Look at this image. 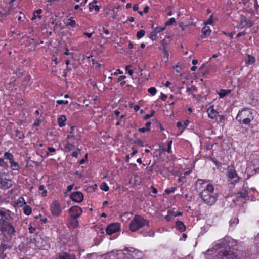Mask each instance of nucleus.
<instances>
[{
    "mask_svg": "<svg viewBox=\"0 0 259 259\" xmlns=\"http://www.w3.org/2000/svg\"><path fill=\"white\" fill-rule=\"evenodd\" d=\"M70 198L74 202L80 203L83 200L84 196L81 192L76 191L71 194Z\"/></svg>",
    "mask_w": 259,
    "mask_h": 259,
    "instance_id": "nucleus-11",
    "label": "nucleus"
},
{
    "mask_svg": "<svg viewBox=\"0 0 259 259\" xmlns=\"http://www.w3.org/2000/svg\"><path fill=\"white\" fill-rule=\"evenodd\" d=\"M11 164V167L13 170H17L19 168V165L18 163L15 162L13 160L10 161Z\"/></svg>",
    "mask_w": 259,
    "mask_h": 259,
    "instance_id": "nucleus-33",
    "label": "nucleus"
},
{
    "mask_svg": "<svg viewBox=\"0 0 259 259\" xmlns=\"http://www.w3.org/2000/svg\"><path fill=\"white\" fill-rule=\"evenodd\" d=\"M236 196L237 198L248 199V191L246 189H244L242 192H239L236 194Z\"/></svg>",
    "mask_w": 259,
    "mask_h": 259,
    "instance_id": "nucleus-16",
    "label": "nucleus"
},
{
    "mask_svg": "<svg viewBox=\"0 0 259 259\" xmlns=\"http://www.w3.org/2000/svg\"><path fill=\"white\" fill-rule=\"evenodd\" d=\"M38 189L43 197H45L47 195V191L45 190V186L44 185H40L39 186Z\"/></svg>",
    "mask_w": 259,
    "mask_h": 259,
    "instance_id": "nucleus-30",
    "label": "nucleus"
},
{
    "mask_svg": "<svg viewBox=\"0 0 259 259\" xmlns=\"http://www.w3.org/2000/svg\"><path fill=\"white\" fill-rule=\"evenodd\" d=\"M24 199L23 197H19V199L17 200V205L21 207L23 206L24 204H25Z\"/></svg>",
    "mask_w": 259,
    "mask_h": 259,
    "instance_id": "nucleus-36",
    "label": "nucleus"
},
{
    "mask_svg": "<svg viewBox=\"0 0 259 259\" xmlns=\"http://www.w3.org/2000/svg\"><path fill=\"white\" fill-rule=\"evenodd\" d=\"M208 117L211 119L215 118L218 115V112L214 109L213 106H210L207 110Z\"/></svg>",
    "mask_w": 259,
    "mask_h": 259,
    "instance_id": "nucleus-15",
    "label": "nucleus"
},
{
    "mask_svg": "<svg viewBox=\"0 0 259 259\" xmlns=\"http://www.w3.org/2000/svg\"><path fill=\"white\" fill-rule=\"evenodd\" d=\"M15 132L16 136L19 139H21L24 138V134L20 130H16Z\"/></svg>",
    "mask_w": 259,
    "mask_h": 259,
    "instance_id": "nucleus-35",
    "label": "nucleus"
},
{
    "mask_svg": "<svg viewBox=\"0 0 259 259\" xmlns=\"http://www.w3.org/2000/svg\"><path fill=\"white\" fill-rule=\"evenodd\" d=\"M134 143L135 144H136L141 146V147H144V145L143 144H144V141L143 140L139 139V140H137L136 141H135L134 142Z\"/></svg>",
    "mask_w": 259,
    "mask_h": 259,
    "instance_id": "nucleus-47",
    "label": "nucleus"
},
{
    "mask_svg": "<svg viewBox=\"0 0 259 259\" xmlns=\"http://www.w3.org/2000/svg\"><path fill=\"white\" fill-rule=\"evenodd\" d=\"M77 219V218H70L69 220V225L73 228H76L79 225Z\"/></svg>",
    "mask_w": 259,
    "mask_h": 259,
    "instance_id": "nucleus-23",
    "label": "nucleus"
},
{
    "mask_svg": "<svg viewBox=\"0 0 259 259\" xmlns=\"http://www.w3.org/2000/svg\"><path fill=\"white\" fill-rule=\"evenodd\" d=\"M172 218V216L169 215H167L165 216L164 219L167 221H170Z\"/></svg>",
    "mask_w": 259,
    "mask_h": 259,
    "instance_id": "nucleus-63",
    "label": "nucleus"
},
{
    "mask_svg": "<svg viewBox=\"0 0 259 259\" xmlns=\"http://www.w3.org/2000/svg\"><path fill=\"white\" fill-rule=\"evenodd\" d=\"M51 210L53 215H59L62 211L60 204L57 201H54L51 205Z\"/></svg>",
    "mask_w": 259,
    "mask_h": 259,
    "instance_id": "nucleus-9",
    "label": "nucleus"
},
{
    "mask_svg": "<svg viewBox=\"0 0 259 259\" xmlns=\"http://www.w3.org/2000/svg\"><path fill=\"white\" fill-rule=\"evenodd\" d=\"M55 259H76V256L73 254L68 253L65 252H60Z\"/></svg>",
    "mask_w": 259,
    "mask_h": 259,
    "instance_id": "nucleus-13",
    "label": "nucleus"
},
{
    "mask_svg": "<svg viewBox=\"0 0 259 259\" xmlns=\"http://www.w3.org/2000/svg\"><path fill=\"white\" fill-rule=\"evenodd\" d=\"M254 117L251 111L248 108H244L239 111L236 120L240 124L247 125L253 119Z\"/></svg>",
    "mask_w": 259,
    "mask_h": 259,
    "instance_id": "nucleus-2",
    "label": "nucleus"
},
{
    "mask_svg": "<svg viewBox=\"0 0 259 259\" xmlns=\"http://www.w3.org/2000/svg\"><path fill=\"white\" fill-rule=\"evenodd\" d=\"M131 67V65H127V66H126L125 69H126V71H127L128 72V74L130 75H132L133 74V71L132 69H130V68Z\"/></svg>",
    "mask_w": 259,
    "mask_h": 259,
    "instance_id": "nucleus-50",
    "label": "nucleus"
},
{
    "mask_svg": "<svg viewBox=\"0 0 259 259\" xmlns=\"http://www.w3.org/2000/svg\"><path fill=\"white\" fill-rule=\"evenodd\" d=\"M237 244L238 242L237 240L233 239L229 237V241H228V247L230 248H232L234 250L237 249Z\"/></svg>",
    "mask_w": 259,
    "mask_h": 259,
    "instance_id": "nucleus-17",
    "label": "nucleus"
},
{
    "mask_svg": "<svg viewBox=\"0 0 259 259\" xmlns=\"http://www.w3.org/2000/svg\"><path fill=\"white\" fill-rule=\"evenodd\" d=\"M247 19L246 17L244 15L240 16V24L241 26V28L245 27V23L247 21Z\"/></svg>",
    "mask_w": 259,
    "mask_h": 259,
    "instance_id": "nucleus-27",
    "label": "nucleus"
},
{
    "mask_svg": "<svg viewBox=\"0 0 259 259\" xmlns=\"http://www.w3.org/2000/svg\"><path fill=\"white\" fill-rule=\"evenodd\" d=\"M228 241H229V236H226L223 239L219 240V242L222 244L224 248H227L228 246Z\"/></svg>",
    "mask_w": 259,
    "mask_h": 259,
    "instance_id": "nucleus-22",
    "label": "nucleus"
},
{
    "mask_svg": "<svg viewBox=\"0 0 259 259\" xmlns=\"http://www.w3.org/2000/svg\"><path fill=\"white\" fill-rule=\"evenodd\" d=\"M8 248V246L5 243V241L3 239L1 243L0 251L1 252H4V251Z\"/></svg>",
    "mask_w": 259,
    "mask_h": 259,
    "instance_id": "nucleus-25",
    "label": "nucleus"
},
{
    "mask_svg": "<svg viewBox=\"0 0 259 259\" xmlns=\"http://www.w3.org/2000/svg\"><path fill=\"white\" fill-rule=\"evenodd\" d=\"M255 61V58L254 57L250 55H248V59L246 60V63L248 64H253Z\"/></svg>",
    "mask_w": 259,
    "mask_h": 259,
    "instance_id": "nucleus-32",
    "label": "nucleus"
},
{
    "mask_svg": "<svg viewBox=\"0 0 259 259\" xmlns=\"http://www.w3.org/2000/svg\"><path fill=\"white\" fill-rule=\"evenodd\" d=\"M172 143V140H170L167 142V149L166 151L168 153H170L171 152V148Z\"/></svg>",
    "mask_w": 259,
    "mask_h": 259,
    "instance_id": "nucleus-45",
    "label": "nucleus"
},
{
    "mask_svg": "<svg viewBox=\"0 0 259 259\" xmlns=\"http://www.w3.org/2000/svg\"><path fill=\"white\" fill-rule=\"evenodd\" d=\"M177 189V188L175 187H171L169 189H165V192L167 194H169L170 193H174Z\"/></svg>",
    "mask_w": 259,
    "mask_h": 259,
    "instance_id": "nucleus-40",
    "label": "nucleus"
},
{
    "mask_svg": "<svg viewBox=\"0 0 259 259\" xmlns=\"http://www.w3.org/2000/svg\"><path fill=\"white\" fill-rule=\"evenodd\" d=\"M175 22V19L174 18H170L169 20L165 22V25L169 26L172 25Z\"/></svg>",
    "mask_w": 259,
    "mask_h": 259,
    "instance_id": "nucleus-44",
    "label": "nucleus"
},
{
    "mask_svg": "<svg viewBox=\"0 0 259 259\" xmlns=\"http://www.w3.org/2000/svg\"><path fill=\"white\" fill-rule=\"evenodd\" d=\"M192 90H195V91L197 90V88L195 86H194V85H192L190 88L188 87L187 88L186 92H188V93H190Z\"/></svg>",
    "mask_w": 259,
    "mask_h": 259,
    "instance_id": "nucleus-51",
    "label": "nucleus"
},
{
    "mask_svg": "<svg viewBox=\"0 0 259 259\" xmlns=\"http://www.w3.org/2000/svg\"><path fill=\"white\" fill-rule=\"evenodd\" d=\"M94 33V32H93L92 33H87V32H84L83 33V35L87 36L88 38H91L92 36V34Z\"/></svg>",
    "mask_w": 259,
    "mask_h": 259,
    "instance_id": "nucleus-60",
    "label": "nucleus"
},
{
    "mask_svg": "<svg viewBox=\"0 0 259 259\" xmlns=\"http://www.w3.org/2000/svg\"><path fill=\"white\" fill-rule=\"evenodd\" d=\"M133 9L134 11H136L139 9L138 4H135L133 7Z\"/></svg>",
    "mask_w": 259,
    "mask_h": 259,
    "instance_id": "nucleus-64",
    "label": "nucleus"
},
{
    "mask_svg": "<svg viewBox=\"0 0 259 259\" xmlns=\"http://www.w3.org/2000/svg\"><path fill=\"white\" fill-rule=\"evenodd\" d=\"M73 138L76 139L77 140H79L80 139L79 138L76 137L75 135L73 134V132L72 131H70L69 134L67 136L66 140L67 141H70V140H71V139Z\"/></svg>",
    "mask_w": 259,
    "mask_h": 259,
    "instance_id": "nucleus-31",
    "label": "nucleus"
},
{
    "mask_svg": "<svg viewBox=\"0 0 259 259\" xmlns=\"http://www.w3.org/2000/svg\"><path fill=\"white\" fill-rule=\"evenodd\" d=\"M151 189L152 192L153 193H154L155 194L157 193V190L154 187L152 186L151 187Z\"/></svg>",
    "mask_w": 259,
    "mask_h": 259,
    "instance_id": "nucleus-59",
    "label": "nucleus"
},
{
    "mask_svg": "<svg viewBox=\"0 0 259 259\" xmlns=\"http://www.w3.org/2000/svg\"><path fill=\"white\" fill-rule=\"evenodd\" d=\"M0 231L2 233L6 232L10 236L16 235V229L15 226L9 221L0 226Z\"/></svg>",
    "mask_w": 259,
    "mask_h": 259,
    "instance_id": "nucleus-4",
    "label": "nucleus"
},
{
    "mask_svg": "<svg viewBox=\"0 0 259 259\" xmlns=\"http://www.w3.org/2000/svg\"><path fill=\"white\" fill-rule=\"evenodd\" d=\"M150 130L149 127H142L138 129V131L141 133H144L145 132H148Z\"/></svg>",
    "mask_w": 259,
    "mask_h": 259,
    "instance_id": "nucleus-49",
    "label": "nucleus"
},
{
    "mask_svg": "<svg viewBox=\"0 0 259 259\" xmlns=\"http://www.w3.org/2000/svg\"><path fill=\"white\" fill-rule=\"evenodd\" d=\"M176 227L180 232H183L186 230V227L182 221H178L176 223Z\"/></svg>",
    "mask_w": 259,
    "mask_h": 259,
    "instance_id": "nucleus-18",
    "label": "nucleus"
},
{
    "mask_svg": "<svg viewBox=\"0 0 259 259\" xmlns=\"http://www.w3.org/2000/svg\"><path fill=\"white\" fill-rule=\"evenodd\" d=\"M196 186L197 189L200 191L199 195L204 203L211 206L216 202L218 195L214 192L212 185L207 183L203 180L198 179Z\"/></svg>",
    "mask_w": 259,
    "mask_h": 259,
    "instance_id": "nucleus-1",
    "label": "nucleus"
},
{
    "mask_svg": "<svg viewBox=\"0 0 259 259\" xmlns=\"http://www.w3.org/2000/svg\"><path fill=\"white\" fill-rule=\"evenodd\" d=\"M69 22L67 23L66 26H70L72 27H76V22L73 20L72 17L69 18L68 19Z\"/></svg>",
    "mask_w": 259,
    "mask_h": 259,
    "instance_id": "nucleus-29",
    "label": "nucleus"
},
{
    "mask_svg": "<svg viewBox=\"0 0 259 259\" xmlns=\"http://www.w3.org/2000/svg\"><path fill=\"white\" fill-rule=\"evenodd\" d=\"M6 174L0 173V187L5 189L10 188L12 186L10 180L6 178Z\"/></svg>",
    "mask_w": 259,
    "mask_h": 259,
    "instance_id": "nucleus-7",
    "label": "nucleus"
},
{
    "mask_svg": "<svg viewBox=\"0 0 259 259\" xmlns=\"http://www.w3.org/2000/svg\"><path fill=\"white\" fill-rule=\"evenodd\" d=\"M23 212L26 215H29L31 213L32 209L29 205H26L23 208Z\"/></svg>",
    "mask_w": 259,
    "mask_h": 259,
    "instance_id": "nucleus-26",
    "label": "nucleus"
},
{
    "mask_svg": "<svg viewBox=\"0 0 259 259\" xmlns=\"http://www.w3.org/2000/svg\"><path fill=\"white\" fill-rule=\"evenodd\" d=\"M145 34V31L143 30H141L137 32L136 36L138 39H140L143 37Z\"/></svg>",
    "mask_w": 259,
    "mask_h": 259,
    "instance_id": "nucleus-37",
    "label": "nucleus"
},
{
    "mask_svg": "<svg viewBox=\"0 0 259 259\" xmlns=\"http://www.w3.org/2000/svg\"><path fill=\"white\" fill-rule=\"evenodd\" d=\"M87 154H86V155H85V158H83V159H82L79 161V164H83V163L85 162V160H87Z\"/></svg>",
    "mask_w": 259,
    "mask_h": 259,
    "instance_id": "nucleus-62",
    "label": "nucleus"
},
{
    "mask_svg": "<svg viewBox=\"0 0 259 259\" xmlns=\"http://www.w3.org/2000/svg\"><path fill=\"white\" fill-rule=\"evenodd\" d=\"M145 226H149V221L139 215H136L130 224V228L132 232H135Z\"/></svg>",
    "mask_w": 259,
    "mask_h": 259,
    "instance_id": "nucleus-3",
    "label": "nucleus"
},
{
    "mask_svg": "<svg viewBox=\"0 0 259 259\" xmlns=\"http://www.w3.org/2000/svg\"><path fill=\"white\" fill-rule=\"evenodd\" d=\"M228 176L229 179L233 180V183L238 182L239 179L236 170L233 168L229 170Z\"/></svg>",
    "mask_w": 259,
    "mask_h": 259,
    "instance_id": "nucleus-12",
    "label": "nucleus"
},
{
    "mask_svg": "<svg viewBox=\"0 0 259 259\" xmlns=\"http://www.w3.org/2000/svg\"><path fill=\"white\" fill-rule=\"evenodd\" d=\"M202 36L201 38H204L206 36L209 35L211 32V29L209 26H204L202 29Z\"/></svg>",
    "mask_w": 259,
    "mask_h": 259,
    "instance_id": "nucleus-20",
    "label": "nucleus"
},
{
    "mask_svg": "<svg viewBox=\"0 0 259 259\" xmlns=\"http://www.w3.org/2000/svg\"><path fill=\"white\" fill-rule=\"evenodd\" d=\"M238 222H239V220L237 218H232L230 220L229 223H230V225L232 226L233 225L238 224Z\"/></svg>",
    "mask_w": 259,
    "mask_h": 259,
    "instance_id": "nucleus-42",
    "label": "nucleus"
},
{
    "mask_svg": "<svg viewBox=\"0 0 259 259\" xmlns=\"http://www.w3.org/2000/svg\"><path fill=\"white\" fill-rule=\"evenodd\" d=\"M253 25V22L250 19H247V21L245 23V27H247L248 28L251 27Z\"/></svg>",
    "mask_w": 259,
    "mask_h": 259,
    "instance_id": "nucleus-46",
    "label": "nucleus"
},
{
    "mask_svg": "<svg viewBox=\"0 0 259 259\" xmlns=\"http://www.w3.org/2000/svg\"><path fill=\"white\" fill-rule=\"evenodd\" d=\"M100 188L105 191H107L109 190V188L107 184L105 182L103 183L100 186Z\"/></svg>",
    "mask_w": 259,
    "mask_h": 259,
    "instance_id": "nucleus-41",
    "label": "nucleus"
},
{
    "mask_svg": "<svg viewBox=\"0 0 259 259\" xmlns=\"http://www.w3.org/2000/svg\"><path fill=\"white\" fill-rule=\"evenodd\" d=\"M97 3V0H94L93 2L90 3L89 4V11L91 12L93 11L94 8H95V5H96V4Z\"/></svg>",
    "mask_w": 259,
    "mask_h": 259,
    "instance_id": "nucleus-39",
    "label": "nucleus"
},
{
    "mask_svg": "<svg viewBox=\"0 0 259 259\" xmlns=\"http://www.w3.org/2000/svg\"><path fill=\"white\" fill-rule=\"evenodd\" d=\"M73 143V142H72L71 140L67 141V143L64 146V149L66 152L70 151L75 147V146Z\"/></svg>",
    "mask_w": 259,
    "mask_h": 259,
    "instance_id": "nucleus-19",
    "label": "nucleus"
},
{
    "mask_svg": "<svg viewBox=\"0 0 259 259\" xmlns=\"http://www.w3.org/2000/svg\"><path fill=\"white\" fill-rule=\"evenodd\" d=\"M165 29V27H156L155 29H154V31L155 32H156V33H160L162 31H163V30H164Z\"/></svg>",
    "mask_w": 259,
    "mask_h": 259,
    "instance_id": "nucleus-48",
    "label": "nucleus"
},
{
    "mask_svg": "<svg viewBox=\"0 0 259 259\" xmlns=\"http://www.w3.org/2000/svg\"><path fill=\"white\" fill-rule=\"evenodd\" d=\"M10 211L9 210H6L5 208H0V223L1 225L12 220Z\"/></svg>",
    "mask_w": 259,
    "mask_h": 259,
    "instance_id": "nucleus-6",
    "label": "nucleus"
},
{
    "mask_svg": "<svg viewBox=\"0 0 259 259\" xmlns=\"http://www.w3.org/2000/svg\"><path fill=\"white\" fill-rule=\"evenodd\" d=\"M212 22H213L212 15H211L210 17L206 22H204V24L206 25L211 24L212 23Z\"/></svg>",
    "mask_w": 259,
    "mask_h": 259,
    "instance_id": "nucleus-52",
    "label": "nucleus"
},
{
    "mask_svg": "<svg viewBox=\"0 0 259 259\" xmlns=\"http://www.w3.org/2000/svg\"><path fill=\"white\" fill-rule=\"evenodd\" d=\"M28 230L30 233H33L36 229L34 227L31 226L28 228Z\"/></svg>",
    "mask_w": 259,
    "mask_h": 259,
    "instance_id": "nucleus-53",
    "label": "nucleus"
},
{
    "mask_svg": "<svg viewBox=\"0 0 259 259\" xmlns=\"http://www.w3.org/2000/svg\"><path fill=\"white\" fill-rule=\"evenodd\" d=\"M150 38L154 40L157 38V33L154 30L151 32Z\"/></svg>",
    "mask_w": 259,
    "mask_h": 259,
    "instance_id": "nucleus-43",
    "label": "nucleus"
},
{
    "mask_svg": "<svg viewBox=\"0 0 259 259\" xmlns=\"http://www.w3.org/2000/svg\"><path fill=\"white\" fill-rule=\"evenodd\" d=\"M123 72L121 71L120 69H117L115 72L113 73L115 75H117L119 74H122Z\"/></svg>",
    "mask_w": 259,
    "mask_h": 259,
    "instance_id": "nucleus-58",
    "label": "nucleus"
},
{
    "mask_svg": "<svg viewBox=\"0 0 259 259\" xmlns=\"http://www.w3.org/2000/svg\"><path fill=\"white\" fill-rule=\"evenodd\" d=\"M82 212V208L77 205L73 206L69 209L70 218H78Z\"/></svg>",
    "mask_w": 259,
    "mask_h": 259,
    "instance_id": "nucleus-8",
    "label": "nucleus"
},
{
    "mask_svg": "<svg viewBox=\"0 0 259 259\" xmlns=\"http://www.w3.org/2000/svg\"><path fill=\"white\" fill-rule=\"evenodd\" d=\"M218 243H216V244L212 248L208 249L206 251V254L207 255H212L213 254V252L214 250H217L221 248H224V247H223L222 244L220 242H219V240L218 241Z\"/></svg>",
    "mask_w": 259,
    "mask_h": 259,
    "instance_id": "nucleus-14",
    "label": "nucleus"
},
{
    "mask_svg": "<svg viewBox=\"0 0 259 259\" xmlns=\"http://www.w3.org/2000/svg\"><path fill=\"white\" fill-rule=\"evenodd\" d=\"M4 156L6 159L9 160L10 161L13 160V155L8 152H5Z\"/></svg>",
    "mask_w": 259,
    "mask_h": 259,
    "instance_id": "nucleus-34",
    "label": "nucleus"
},
{
    "mask_svg": "<svg viewBox=\"0 0 259 259\" xmlns=\"http://www.w3.org/2000/svg\"><path fill=\"white\" fill-rule=\"evenodd\" d=\"M42 10L41 9H38L34 11V12H33V16L32 18V20L36 19L37 17H38L39 19H41V16H36V14H37L38 15V14H41L42 13Z\"/></svg>",
    "mask_w": 259,
    "mask_h": 259,
    "instance_id": "nucleus-28",
    "label": "nucleus"
},
{
    "mask_svg": "<svg viewBox=\"0 0 259 259\" xmlns=\"http://www.w3.org/2000/svg\"><path fill=\"white\" fill-rule=\"evenodd\" d=\"M133 152L131 153V157L134 156L137 153V151L136 149H135L134 147H132Z\"/></svg>",
    "mask_w": 259,
    "mask_h": 259,
    "instance_id": "nucleus-56",
    "label": "nucleus"
},
{
    "mask_svg": "<svg viewBox=\"0 0 259 259\" xmlns=\"http://www.w3.org/2000/svg\"><path fill=\"white\" fill-rule=\"evenodd\" d=\"M214 259H238L236 254L227 250L220 251L215 256Z\"/></svg>",
    "mask_w": 259,
    "mask_h": 259,
    "instance_id": "nucleus-5",
    "label": "nucleus"
},
{
    "mask_svg": "<svg viewBox=\"0 0 259 259\" xmlns=\"http://www.w3.org/2000/svg\"><path fill=\"white\" fill-rule=\"evenodd\" d=\"M148 91L150 94H151L153 96L155 95L157 92L156 89L155 87L149 88L148 89Z\"/></svg>",
    "mask_w": 259,
    "mask_h": 259,
    "instance_id": "nucleus-38",
    "label": "nucleus"
},
{
    "mask_svg": "<svg viewBox=\"0 0 259 259\" xmlns=\"http://www.w3.org/2000/svg\"><path fill=\"white\" fill-rule=\"evenodd\" d=\"M231 92L230 90L221 89L218 94L220 98H224Z\"/></svg>",
    "mask_w": 259,
    "mask_h": 259,
    "instance_id": "nucleus-24",
    "label": "nucleus"
},
{
    "mask_svg": "<svg viewBox=\"0 0 259 259\" xmlns=\"http://www.w3.org/2000/svg\"><path fill=\"white\" fill-rule=\"evenodd\" d=\"M92 64L93 65H97L98 67H100L101 66V64H99L98 62H96L94 59H92Z\"/></svg>",
    "mask_w": 259,
    "mask_h": 259,
    "instance_id": "nucleus-54",
    "label": "nucleus"
},
{
    "mask_svg": "<svg viewBox=\"0 0 259 259\" xmlns=\"http://www.w3.org/2000/svg\"><path fill=\"white\" fill-rule=\"evenodd\" d=\"M6 165V163L4 162V159L0 158V166L4 167Z\"/></svg>",
    "mask_w": 259,
    "mask_h": 259,
    "instance_id": "nucleus-57",
    "label": "nucleus"
},
{
    "mask_svg": "<svg viewBox=\"0 0 259 259\" xmlns=\"http://www.w3.org/2000/svg\"><path fill=\"white\" fill-rule=\"evenodd\" d=\"M167 95L163 94L162 93H161V97H160V99L162 100V101H165L166 100V99H167Z\"/></svg>",
    "mask_w": 259,
    "mask_h": 259,
    "instance_id": "nucleus-55",
    "label": "nucleus"
},
{
    "mask_svg": "<svg viewBox=\"0 0 259 259\" xmlns=\"http://www.w3.org/2000/svg\"><path fill=\"white\" fill-rule=\"evenodd\" d=\"M120 224L117 223L110 224L106 228V233L109 235H111L117 232L120 229Z\"/></svg>",
    "mask_w": 259,
    "mask_h": 259,
    "instance_id": "nucleus-10",
    "label": "nucleus"
},
{
    "mask_svg": "<svg viewBox=\"0 0 259 259\" xmlns=\"http://www.w3.org/2000/svg\"><path fill=\"white\" fill-rule=\"evenodd\" d=\"M177 126L179 128H183V124L181 122H178L177 123Z\"/></svg>",
    "mask_w": 259,
    "mask_h": 259,
    "instance_id": "nucleus-61",
    "label": "nucleus"
},
{
    "mask_svg": "<svg viewBox=\"0 0 259 259\" xmlns=\"http://www.w3.org/2000/svg\"><path fill=\"white\" fill-rule=\"evenodd\" d=\"M57 120L58 125L62 127L65 125V122L66 121V117L65 115H61L58 118Z\"/></svg>",
    "mask_w": 259,
    "mask_h": 259,
    "instance_id": "nucleus-21",
    "label": "nucleus"
}]
</instances>
